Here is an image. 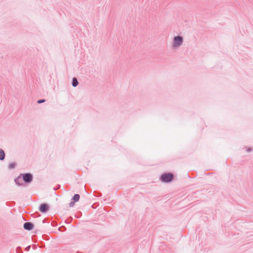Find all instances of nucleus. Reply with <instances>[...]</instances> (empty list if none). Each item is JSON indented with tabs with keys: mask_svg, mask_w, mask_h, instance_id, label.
<instances>
[{
	"mask_svg": "<svg viewBox=\"0 0 253 253\" xmlns=\"http://www.w3.org/2000/svg\"><path fill=\"white\" fill-rule=\"evenodd\" d=\"M173 178V175L172 173H165L161 176V179L164 182H169Z\"/></svg>",
	"mask_w": 253,
	"mask_h": 253,
	"instance_id": "1",
	"label": "nucleus"
},
{
	"mask_svg": "<svg viewBox=\"0 0 253 253\" xmlns=\"http://www.w3.org/2000/svg\"><path fill=\"white\" fill-rule=\"evenodd\" d=\"M183 42V38L181 36H177L174 38L172 46L177 47L180 46Z\"/></svg>",
	"mask_w": 253,
	"mask_h": 253,
	"instance_id": "2",
	"label": "nucleus"
},
{
	"mask_svg": "<svg viewBox=\"0 0 253 253\" xmlns=\"http://www.w3.org/2000/svg\"><path fill=\"white\" fill-rule=\"evenodd\" d=\"M33 179V177L31 174L30 173H25L23 174L22 179L26 183H29L32 181Z\"/></svg>",
	"mask_w": 253,
	"mask_h": 253,
	"instance_id": "3",
	"label": "nucleus"
},
{
	"mask_svg": "<svg viewBox=\"0 0 253 253\" xmlns=\"http://www.w3.org/2000/svg\"><path fill=\"white\" fill-rule=\"evenodd\" d=\"M49 209V207L47 204H42L41 205L39 210L42 213L46 212Z\"/></svg>",
	"mask_w": 253,
	"mask_h": 253,
	"instance_id": "4",
	"label": "nucleus"
},
{
	"mask_svg": "<svg viewBox=\"0 0 253 253\" xmlns=\"http://www.w3.org/2000/svg\"><path fill=\"white\" fill-rule=\"evenodd\" d=\"M34 228V225L31 222H26L24 224V228L28 231L32 230Z\"/></svg>",
	"mask_w": 253,
	"mask_h": 253,
	"instance_id": "5",
	"label": "nucleus"
},
{
	"mask_svg": "<svg viewBox=\"0 0 253 253\" xmlns=\"http://www.w3.org/2000/svg\"><path fill=\"white\" fill-rule=\"evenodd\" d=\"M22 178L20 176L18 177L17 178L15 179V183L19 185H22Z\"/></svg>",
	"mask_w": 253,
	"mask_h": 253,
	"instance_id": "6",
	"label": "nucleus"
},
{
	"mask_svg": "<svg viewBox=\"0 0 253 253\" xmlns=\"http://www.w3.org/2000/svg\"><path fill=\"white\" fill-rule=\"evenodd\" d=\"M5 158V153L3 150L1 149H0V160H3Z\"/></svg>",
	"mask_w": 253,
	"mask_h": 253,
	"instance_id": "7",
	"label": "nucleus"
},
{
	"mask_svg": "<svg viewBox=\"0 0 253 253\" xmlns=\"http://www.w3.org/2000/svg\"><path fill=\"white\" fill-rule=\"evenodd\" d=\"M80 196L79 194H75L73 198V200L74 201V202H78L80 199Z\"/></svg>",
	"mask_w": 253,
	"mask_h": 253,
	"instance_id": "8",
	"label": "nucleus"
},
{
	"mask_svg": "<svg viewBox=\"0 0 253 253\" xmlns=\"http://www.w3.org/2000/svg\"><path fill=\"white\" fill-rule=\"evenodd\" d=\"M78 84V82L76 78H74L73 79V83H72L73 86L75 87V86H77Z\"/></svg>",
	"mask_w": 253,
	"mask_h": 253,
	"instance_id": "9",
	"label": "nucleus"
},
{
	"mask_svg": "<svg viewBox=\"0 0 253 253\" xmlns=\"http://www.w3.org/2000/svg\"><path fill=\"white\" fill-rule=\"evenodd\" d=\"M15 164L14 163H11L9 165V169H13L15 168Z\"/></svg>",
	"mask_w": 253,
	"mask_h": 253,
	"instance_id": "10",
	"label": "nucleus"
},
{
	"mask_svg": "<svg viewBox=\"0 0 253 253\" xmlns=\"http://www.w3.org/2000/svg\"><path fill=\"white\" fill-rule=\"evenodd\" d=\"M74 204H75V202L74 201L73 202H70V203L69 204V206L70 207H72L74 206Z\"/></svg>",
	"mask_w": 253,
	"mask_h": 253,
	"instance_id": "11",
	"label": "nucleus"
},
{
	"mask_svg": "<svg viewBox=\"0 0 253 253\" xmlns=\"http://www.w3.org/2000/svg\"><path fill=\"white\" fill-rule=\"evenodd\" d=\"M44 101H45V100L44 99L39 100L38 101V103H41L44 102Z\"/></svg>",
	"mask_w": 253,
	"mask_h": 253,
	"instance_id": "12",
	"label": "nucleus"
},
{
	"mask_svg": "<svg viewBox=\"0 0 253 253\" xmlns=\"http://www.w3.org/2000/svg\"><path fill=\"white\" fill-rule=\"evenodd\" d=\"M30 248H31V246H28L27 247H26V248H25V250H26V251H29L30 250Z\"/></svg>",
	"mask_w": 253,
	"mask_h": 253,
	"instance_id": "13",
	"label": "nucleus"
},
{
	"mask_svg": "<svg viewBox=\"0 0 253 253\" xmlns=\"http://www.w3.org/2000/svg\"><path fill=\"white\" fill-rule=\"evenodd\" d=\"M20 250V247H18L16 249V251L17 252H18V253H19L18 252L19 251V250Z\"/></svg>",
	"mask_w": 253,
	"mask_h": 253,
	"instance_id": "14",
	"label": "nucleus"
},
{
	"mask_svg": "<svg viewBox=\"0 0 253 253\" xmlns=\"http://www.w3.org/2000/svg\"><path fill=\"white\" fill-rule=\"evenodd\" d=\"M248 152H250L251 151V149L249 148L247 150Z\"/></svg>",
	"mask_w": 253,
	"mask_h": 253,
	"instance_id": "15",
	"label": "nucleus"
}]
</instances>
